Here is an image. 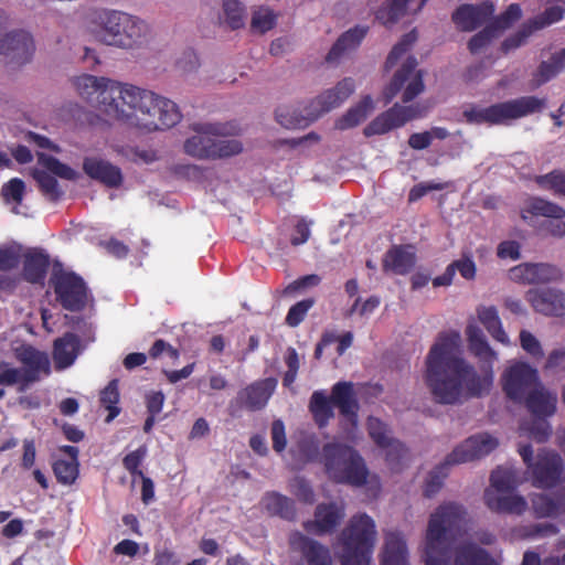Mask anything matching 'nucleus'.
<instances>
[{
	"label": "nucleus",
	"mask_w": 565,
	"mask_h": 565,
	"mask_svg": "<svg viewBox=\"0 0 565 565\" xmlns=\"http://www.w3.org/2000/svg\"><path fill=\"white\" fill-rule=\"evenodd\" d=\"M418 106H402L398 103L375 117L363 130L366 137L384 135L404 126L407 121L420 117Z\"/></svg>",
	"instance_id": "f3484780"
},
{
	"label": "nucleus",
	"mask_w": 565,
	"mask_h": 565,
	"mask_svg": "<svg viewBox=\"0 0 565 565\" xmlns=\"http://www.w3.org/2000/svg\"><path fill=\"white\" fill-rule=\"evenodd\" d=\"M196 135L184 141L183 149L186 154L199 160H215L238 154L243 145L236 139H221V137L235 135L236 127L232 124L205 122L192 125Z\"/></svg>",
	"instance_id": "20e7f679"
},
{
	"label": "nucleus",
	"mask_w": 565,
	"mask_h": 565,
	"mask_svg": "<svg viewBox=\"0 0 565 565\" xmlns=\"http://www.w3.org/2000/svg\"><path fill=\"white\" fill-rule=\"evenodd\" d=\"M565 15V9L562 6H551L545 8V10L535 15L532 19H529V23L532 25L534 31L543 30L556 22L563 20Z\"/></svg>",
	"instance_id": "de8ad7c7"
},
{
	"label": "nucleus",
	"mask_w": 565,
	"mask_h": 565,
	"mask_svg": "<svg viewBox=\"0 0 565 565\" xmlns=\"http://www.w3.org/2000/svg\"><path fill=\"white\" fill-rule=\"evenodd\" d=\"M498 445V439L489 434H478L467 438L447 455L444 462L429 472L424 486V495L431 498L441 489L449 467L480 459L493 451Z\"/></svg>",
	"instance_id": "0eeeda50"
},
{
	"label": "nucleus",
	"mask_w": 565,
	"mask_h": 565,
	"mask_svg": "<svg viewBox=\"0 0 565 565\" xmlns=\"http://www.w3.org/2000/svg\"><path fill=\"white\" fill-rule=\"evenodd\" d=\"M477 315L479 321L495 341L504 345L509 344V337L502 327L501 319L494 306H482L477 309Z\"/></svg>",
	"instance_id": "e433bc0d"
},
{
	"label": "nucleus",
	"mask_w": 565,
	"mask_h": 565,
	"mask_svg": "<svg viewBox=\"0 0 565 565\" xmlns=\"http://www.w3.org/2000/svg\"><path fill=\"white\" fill-rule=\"evenodd\" d=\"M81 352V339L73 332H66L54 340L53 360L57 370L70 367Z\"/></svg>",
	"instance_id": "bb28decb"
},
{
	"label": "nucleus",
	"mask_w": 565,
	"mask_h": 565,
	"mask_svg": "<svg viewBox=\"0 0 565 565\" xmlns=\"http://www.w3.org/2000/svg\"><path fill=\"white\" fill-rule=\"evenodd\" d=\"M78 461L58 459L53 463L52 469L58 483L71 486L78 477Z\"/></svg>",
	"instance_id": "49530a36"
},
{
	"label": "nucleus",
	"mask_w": 565,
	"mask_h": 565,
	"mask_svg": "<svg viewBox=\"0 0 565 565\" xmlns=\"http://www.w3.org/2000/svg\"><path fill=\"white\" fill-rule=\"evenodd\" d=\"M376 536L375 523L365 513L353 515L341 532L342 565H369Z\"/></svg>",
	"instance_id": "9d476101"
},
{
	"label": "nucleus",
	"mask_w": 565,
	"mask_h": 565,
	"mask_svg": "<svg viewBox=\"0 0 565 565\" xmlns=\"http://www.w3.org/2000/svg\"><path fill=\"white\" fill-rule=\"evenodd\" d=\"M333 406L343 417L352 423L356 422L360 405L352 382H337L331 388L330 397L321 391L312 393L309 409L319 427H324L333 418Z\"/></svg>",
	"instance_id": "1a4fd4ad"
},
{
	"label": "nucleus",
	"mask_w": 565,
	"mask_h": 565,
	"mask_svg": "<svg viewBox=\"0 0 565 565\" xmlns=\"http://www.w3.org/2000/svg\"><path fill=\"white\" fill-rule=\"evenodd\" d=\"M416 264V254L412 245H393L384 255L383 270L396 275L408 274Z\"/></svg>",
	"instance_id": "a878e982"
},
{
	"label": "nucleus",
	"mask_w": 565,
	"mask_h": 565,
	"mask_svg": "<svg viewBox=\"0 0 565 565\" xmlns=\"http://www.w3.org/2000/svg\"><path fill=\"white\" fill-rule=\"evenodd\" d=\"M527 471L531 483L536 489L550 490L561 484L565 466L563 458L554 450L541 449L533 457L530 444L521 445L518 449Z\"/></svg>",
	"instance_id": "9b49d317"
},
{
	"label": "nucleus",
	"mask_w": 565,
	"mask_h": 565,
	"mask_svg": "<svg viewBox=\"0 0 565 565\" xmlns=\"http://www.w3.org/2000/svg\"><path fill=\"white\" fill-rule=\"evenodd\" d=\"M381 565H409L406 542L401 533L386 534Z\"/></svg>",
	"instance_id": "7c9ffc66"
},
{
	"label": "nucleus",
	"mask_w": 565,
	"mask_h": 565,
	"mask_svg": "<svg viewBox=\"0 0 565 565\" xmlns=\"http://www.w3.org/2000/svg\"><path fill=\"white\" fill-rule=\"evenodd\" d=\"M539 188L552 192L554 195L565 198V171L554 169L548 173L536 175L534 179Z\"/></svg>",
	"instance_id": "a19ab883"
},
{
	"label": "nucleus",
	"mask_w": 565,
	"mask_h": 565,
	"mask_svg": "<svg viewBox=\"0 0 565 565\" xmlns=\"http://www.w3.org/2000/svg\"><path fill=\"white\" fill-rule=\"evenodd\" d=\"M273 387L269 381H258L245 387L239 393V398L248 411H259L266 406Z\"/></svg>",
	"instance_id": "f704fd0d"
},
{
	"label": "nucleus",
	"mask_w": 565,
	"mask_h": 565,
	"mask_svg": "<svg viewBox=\"0 0 565 565\" xmlns=\"http://www.w3.org/2000/svg\"><path fill=\"white\" fill-rule=\"evenodd\" d=\"M263 504L269 515L279 516L292 521L296 518L295 501L279 492H267L263 498Z\"/></svg>",
	"instance_id": "c9c22d12"
},
{
	"label": "nucleus",
	"mask_w": 565,
	"mask_h": 565,
	"mask_svg": "<svg viewBox=\"0 0 565 565\" xmlns=\"http://www.w3.org/2000/svg\"><path fill=\"white\" fill-rule=\"evenodd\" d=\"M494 13V6L491 1H483L479 4H461L452 13L454 23L463 32H471L481 26Z\"/></svg>",
	"instance_id": "4be33fe9"
},
{
	"label": "nucleus",
	"mask_w": 565,
	"mask_h": 565,
	"mask_svg": "<svg viewBox=\"0 0 565 565\" xmlns=\"http://www.w3.org/2000/svg\"><path fill=\"white\" fill-rule=\"evenodd\" d=\"M100 404L109 412L106 422H111L120 413L117 406L119 402V391L117 380H113L100 393Z\"/></svg>",
	"instance_id": "09e8293b"
},
{
	"label": "nucleus",
	"mask_w": 565,
	"mask_h": 565,
	"mask_svg": "<svg viewBox=\"0 0 565 565\" xmlns=\"http://www.w3.org/2000/svg\"><path fill=\"white\" fill-rule=\"evenodd\" d=\"M15 356L23 365L21 372L24 386H30L40 381L41 373L49 374L51 371L47 354L32 345H22L15 351Z\"/></svg>",
	"instance_id": "aec40b11"
},
{
	"label": "nucleus",
	"mask_w": 565,
	"mask_h": 565,
	"mask_svg": "<svg viewBox=\"0 0 565 565\" xmlns=\"http://www.w3.org/2000/svg\"><path fill=\"white\" fill-rule=\"evenodd\" d=\"M18 384L19 392H25L29 386H24L21 369L12 367L8 362H0V386H12Z\"/></svg>",
	"instance_id": "6e6d98bb"
},
{
	"label": "nucleus",
	"mask_w": 565,
	"mask_h": 565,
	"mask_svg": "<svg viewBox=\"0 0 565 565\" xmlns=\"http://www.w3.org/2000/svg\"><path fill=\"white\" fill-rule=\"evenodd\" d=\"M275 115L276 120L287 129L305 128L316 120L313 119V110L310 108V105L306 107V115L285 106L278 107Z\"/></svg>",
	"instance_id": "58836bf2"
},
{
	"label": "nucleus",
	"mask_w": 565,
	"mask_h": 565,
	"mask_svg": "<svg viewBox=\"0 0 565 565\" xmlns=\"http://www.w3.org/2000/svg\"><path fill=\"white\" fill-rule=\"evenodd\" d=\"M313 305L315 299L307 298L291 306L285 319L286 324L291 328L298 327L305 320L308 311L313 307Z\"/></svg>",
	"instance_id": "13d9d810"
},
{
	"label": "nucleus",
	"mask_w": 565,
	"mask_h": 565,
	"mask_svg": "<svg viewBox=\"0 0 565 565\" xmlns=\"http://www.w3.org/2000/svg\"><path fill=\"white\" fill-rule=\"evenodd\" d=\"M386 450L385 460L393 471H399L403 468V460L408 454V449L397 439L390 441V445L382 447Z\"/></svg>",
	"instance_id": "864d4df0"
},
{
	"label": "nucleus",
	"mask_w": 565,
	"mask_h": 565,
	"mask_svg": "<svg viewBox=\"0 0 565 565\" xmlns=\"http://www.w3.org/2000/svg\"><path fill=\"white\" fill-rule=\"evenodd\" d=\"M223 14L226 24L232 30L241 29L245 25V7L238 0H222Z\"/></svg>",
	"instance_id": "a18cd8bd"
},
{
	"label": "nucleus",
	"mask_w": 565,
	"mask_h": 565,
	"mask_svg": "<svg viewBox=\"0 0 565 565\" xmlns=\"http://www.w3.org/2000/svg\"><path fill=\"white\" fill-rule=\"evenodd\" d=\"M561 270L551 264L523 263L509 270L510 278L519 284H548L561 278Z\"/></svg>",
	"instance_id": "412c9836"
},
{
	"label": "nucleus",
	"mask_w": 565,
	"mask_h": 565,
	"mask_svg": "<svg viewBox=\"0 0 565 565\" xmlns=\"http://www.w3.org/2000/svg\"><path fill=\"white\" fill-rule=\"evenodd\" d=\"M83 171L90 179L108 188H119L122 184V173L119 167L98 157H85Z\"/></svg>",
	"instance_id": "393cba45"
},
{
	"label": "nucleus",
	"mask_w": 565,
	"mask_h": 565,
	"mask_svg": "<svg viewBox=\"0 0 565 565\" xmlns=\"http://www.w3.org/2000/svg\"><path fill=\"white\" fill-rule=\"evenodd\" d=\"M533 33H535L534 29L529 23V21H525L515 33L508 36L501 43V47H500L501 52L503 54H508L511 51H514V50L521 47L522 45H524L527 42L529 38Z\"/></svg>",
	"instance_id": "3c124183"
},
{
	"label": "nucleus",
	"mask_w": 565,
	"mask_h": 565,
	"mask_svg": "<svg viewBox=\"0 0 565 565\" xmlns=\"http://www.w3.org/2000/svg\"><path fill=\"white\" fill-rule=\"evenodd\" d=\"M532 216H544L552 218L544 224V230L553 237L562 238L565 236V209L555 202L546 199L534 196L531 198L523 212L522 217L526 218L525 214Z\"/></svg>",
	"instance_id": "dca6fc26"
},
{
	"label": "nucleus",
	"mask_w": 565,
	"mask_h": 565,
	"mask_svg": "<svg viewBox=\"0 0 565 565\" xmlns=\"http://www.w3.org/2000/svg\"><path fill=\"white\" fill-rule=\"evenodd\" d=\"M50 266V257L42 250H32L24 255L23 277L30 284L43 285L47 269Z\"/></svg>",
	"instance_id": "c756f323"
},
{
	"label": "nucleus",
	"mask_w": 565,
	"mask_h": 565,
	"mask_svg": "<svg viewBox=\"0 0 565 565\" xmlns=\"http://www.w3.org/2000/svg\"><path fill=\"white\" fill-rule=\"evenodd\" d=\"M322 462L329 478L337 483L362 487L369 470L361 455L343 443H328L322 447Z\"/></svg>",
	"instance_id": "423d86ee"
},
{
	"label": "nucleus",
	"mask_w": 565,
	"mask_h": 565,
	"mask_svg": "<svg viewBox=\"0 0 565 565\" xmlns=\"http://www.w3.org/2000/svg\"><path fill=\"white\" fill-rule=\"evenodd\" d=\"M372 109L373 99L370 95H366L359 104L348 109V111L335 121V128L339 130H347L358 126L366 118L367 114Z\"/></svg>",
	"instance_id": "4c0bfd02"
},
{
	"label": "nucleus",
	"mask_w": 565,
	"mask_h": 565,
	"mask_svg": "<svg viewBox=\"0 0 565 565\" xmlns=\"http://www.w3.org/2000/svg\"><path fill=\"white\" fill-rule=\"evenodd\" d=\"M367 32L369 28L364 25H355L354 28L345 31L330 49L327 55V61H337L347 51L355 50L366 36Z\"/></svg>",
	"instance_id": "72a5a7b5"
},
{
	"label": "nucleus",
	"mask_w": 565,
	"mask_h": 565,
	"mask_svg": "<svg viewBox=\"0 0 565 565\" xmlns=\"http://www.w3.org/2000/svg\"><path fill=\"white\" fill-rule=\"evenodd\" d=\"M56 300L68 311H82L88 301V288L84 279L74 271L54 267L50 277Z\"/></svg>",
	"instance_id": "f8f14e48"
},
{
	"label": "nucleus",
	"mask_w": 565,
	"mask_h": 565,
	"mask_svg": "<svg viewBox=\"0 0 565 565\" xmlns=\"http://www.w3.org/2000/svg\"><path fill=\"white\" fill-rule=\"evenodd\" d=\"M20 263V252L14 247L0 248V270H10Z\"/></svg>",
	"instance_id": "69168bd1"
},
{
	"label": "nucleus",
	"mask_w": 565,
	"mask_h": 565,
	"mask_svg": "<svg viewBox=\"0 0 565 565\" xmlns=\"http://www.w3.org/2000/svg\"><path fill=\"white\" fill-rule=\"evenodd\" d=\"M417 40V32L416 30H412L411 32L404 34L398 43H396L393 49L391 50L390 54L387 55V58L385 61L384 68L386 72H388L391 68H393L397 61L411 49V46L416 42Z\"/></svg>",
	"instance_id": "8fccbe9b"
},
{
	"label": "nucleus",
	"mask_w": 565,
	"mask_h": 565,
	"mask_svg": "<svg viewBox=\"0 0 565 565\" xmlns=\"http://www.w3.org/2000/svg\"><path fill=\"white\" fill-rule=\"evenodd\" d=\"M413 0H387L375 13L376 19L384 25L395 23Z\"/></svg>",
	"instance_id": "37998d69"
},
{
	"label": "nucleus",
	"mask_w": 565,
	"mask_h": 565,
	"mask_svg": "<svg viewBox=\"0 0 565 565\" xmlns=\"http://www.w3.org/2000/svg\"><path fill=\"white\" fill-rule=\"evenodd\" d=\"M522 403L532 417H551L556 412L557 397L540 384Z\"/></svg>",
	"instance_id": "cd10ccee"
},
{
	"label": "nucleus",
	"mask_w": 565,
	"mask_h": 565,
	"mask_svg": "<svg viewBox=\"0 0 565 565\" xmlns=\"http://www.w3.org/2000/svg\"><path fill=\"white\" fill-rule=\"evenodd\" d=\"M521 429L537 443H545L552 434V427L547 422V417H532L530 422L521 424Z\"/></svg>",
	"instance_id": "c03bdc74"
},
{
	"label": "nucleus",
	"mask_w": 565,
	"mask_h": 565,
	"mask_svg": "<svg viewBox=\"0 0 565 565\" xmlns=\"http://www.w3.org/2000/svg\"><path fill=\"white\" fill-rule=\"evenodd\" d=\"M147 455L146 446L127 454L122 459V466L132 477H141L143 472L139 469Z\"/></svg>",
	"instance_id": "e2e57ef3"
},
{
	"label": "nucleus",
	"mask_w": 565,
	"mask_h": 565,
	"mask_svg": "<svg viewBox=\"0 0 565 565\" xmlns=\"http://www.w3.org/2000/svg\"><path fill=\"white\" fill-rule=\"evenodd\" d=\"M466 514V509L455 502L443 503L430 514L423 555L425 565H451L449 541L462 529Z\"/></svg>",
	"instance_id": "7ed1b4c3"
},
{
	"label": "nucleus",
	"mask_w": 565,
	"mask_h": 565,
	"mask_svg": "<svg viewBox=\"0 0 565 565\" xmlns=\"http://www.w3.org/2000/svg\"><path fill=\"white\" fill-rule=\"evenodd\" d=\"M521 348L534 359H541L544 355L540 341L527 330L520 332Z\"/></svg>",
	"instance_id": "0e129e2a"
},
{
	"label": "nucleus",
	"mask_w": 565,
	"mask_h": 565,
	"mask_svg": "<svg viewBox=\"0 0 565 565\" xmlns=\"http://www.w3.org/2000/svg\"><path fill=\"white\" fill-rule=\"evenodd\" d=\"M540 384L537 370L525 362L512 364L502 375L503 392L514 403L521 404Z\"/></svg>",
	"instance_id": "2eb2a0df"
},
{
	"label": "nucleus",
	"mask_w": 565,
	"mask_h": 565,
	"mask_svg": "<svg viewBox=\"0 0 565 565\" xmlns=\"http://www.w3.org/2000/svg\"><path fill=\"white\" fill-rule=\"evenodd\" d=\"M490 483L499 492H511L519 484L518 471L512 468L498 467L491 472Z\"/></svg>",
	"instance_id": "79ce46f5"
},
{
	"label": "nucleus",
	"mask_w": 565,
	"mask_h": 565,
	"mask_svg": "<svg viewBox=\"0 0 565 565\" xmlns=\"http://www.w3.org/2000/svg\"><path fill=\"white\" fill-rule=\"evenodd\" d=\"M545 106V98L522 96L493 104L486 108L471 106L465 109L462 115L468 124L497 126L504 125L510 120L519 119L534 113H540Z\"/></svg>",
	"instance_id": "6e6552de"
},
{
	"label": "nucleus",
	"mask_w": 565,
	"mask_h": 565,
	"mask_svg": "<svg viewBox=\"0 0 565 565\" xmlns=\"http://www.w3.org/2000/svg\"><path fill=\"white\" fill-rule=\"evenodd\" d=\"M565 68V49L552 54L548 61L540 63L534 78L536 86H541L557 76Z\"/></svg>",
	"instance_id": "ea45409f"
},
{
	"label": "nucleus",
	"mask_w": 565,
	"mask_h": 565,
	"mask_svg": "<svg viewBox=\"0 0 565 565\" xmlns=\"http://www.w3.org/2000/svg\"><path fill=\"white\" fill-rule=\"evenodd\" d=\"M522 17V9L519 3H511L508 8L491 22V26L500 34L502 31L511 28Z\"/></svg>",
	"instance_id": "603ef678"
},
{
	"label": "nucleus",
	"mask_w": 565,
	"mask_h": 565,
	"mask_svg": "<svg viewBox=\"0 0 565 565\" xmlns=\"http://www.w3.org/2000/svg\"><path fill=\"white\" fill-rule=\"evenodd\" d=\"M484 502L491 511L498 513L521 515L527 509L526 500L519 494L498 495L487 490L484 493Z\"/></svg>",
	"instance_id": "c85d7f7f"
},
{
	"label": "nucleus",
	"mask_w": 565,
	"mask_h": 565,
	"mask_svg": "<svg viewBox=\"0 0 565 565\" xmlns=\"http://www.w3.org/2000/svg\"><path fill=\"white\" fill-rule=\"evenodd\" d=\"M366 427L371 439L379 446L385 447L394 438L390 437L387 425L381 419L370 416L366 420Z\"/></svg>",
	"instance_id": "5fc2aeb1"
},
{
	"label": "nucleus",
	"mask_w": 565,
	"mask_h": 565,
	"mask_svg": "<svg viewBox=\"0 0 565 565\" xmlns=\"http://www.w3.org/2000/svg\"><path fill=\"white\" fill-rule=\"evenodd\" d=\"M75 86L100 113L147 132L170 129L182 118L174 102L130 84L84 74Z\"/></svg>",
	"instance_id": "f03ea898"
},
{
	"label": "nucleus",
	"mask_w": 565,
	"mask_h": 565,
	"mask_svg": "<svg viewBox=\"0 0 565 565\" xmlns=\"http://www.w3.org/2000/svg\"><path fill=\"white\" fill-rule=\"evenodd\" d=\"M38 163L42 169H33L32 177L42 194L53 202L60 200L63 195L55 177L68 181H75L78 178V173L73 168L51 154L39 152Z\"/></svg>",
	"instance_id": "ddd939ff"
},
{
	"label": "nucleus",
	"mask_w": 565,
	"mask_h": 565,
	"mask_svg": "<svg viewBox=\"0 0 565 565\" xmlns=\"http://www.w3.org/2000/svg\"><path fill=\"white\" fill-rule=\"evenodd\" d=\"M96 23V36L100 42L122 49L142 44L149 33V26L145 21L117 10L98 12Z\"/></svg>",
	"instance_id": "39448f33"
},
{
	"label": "nucleus",
	"mask_w": 565,
	"mask_h": 565,
	"mask_svg": "<svg viewBox=\"0 0 565 565\" xmlns=\"http://www.w3.org/2000/svg\"><path fill=\"white\" fill-rule=\"evenodd\" d=\"M24 191V182L19 178H13L2 185L1 196L7 203L14 202L20 204L23 200Z\"/></svg>",
	"instance_id": "052dcab7"
},
{
	"label": "nucleus",
	"mask_w": 565,
	"mask_h": 565,
	"mask_svg": "<svg viewBox=\"0 0 565 565\" xmlns=\"http://www.w3.org/2000/svg\"><path fill=\"white\" fill-rule=\"evenodd\" d=\"M416 67L417 60L414 56H408L383 90L385 105L390 104L404 86L403 103L412 102L424 90L423 73Z\"/></svg>",
	"instance_id": "4468645a"
},
{
	"label": "nucleus",
	"mask_w": 565,
	"mask_h": 565,
	"mask_svg": "<svg viewBox=\"0 0 565 565\" xmlns=\"http://www.w3.org/2000/svg\"><path fill=\"white\" fill-rule=\"evenodd\" d=\"M367 32L369 28L364 25H355L354 28L345 31L330 49L327 55V61H337L347 51L355 50L366 36Z\"/></svg>",
	"instance_id": "473e14b6"
},
{
	"label": "nucleus",
	"mask_w": 565,
	"mask_h": 565,
	"mask_svg": "<svg viewBox=\"0 0 565 565\" xmlns=\"http://www.w3.org/2000/svg\"><path fill=\"white\" fill-rule=\"evenodd\" d=\"M525 300L537 313L547 317L565 316V292L559 289L531 288L525 292Z\"/></svg>",
	"instance_id": "a211bd4d"
},
{
	"label": "nucleus",
	"mask_w": 565,
	"mask_h": 565,
	"mask_svg": "<svg viewBox=\"0 0 565 565\" xmlns=\"http://www.w3.org/2000/svg\"><path fill=\"white\" fill-rule=\"evenodd\" d=\"M468 349L481 363L483 374L458 355V332H443L426 358L425 382L435 402L444 405L461 403L463 398L480 397L492 386V366L497 352L489 345L482 330L477 326L466 329Z\"/></svg>",
	"instance_id": "f257e3e1"
},
{
	"label": "nucleus",
	"mask_w": 565,
	"mask_h": 565,
	"mask_svg": "<svg viewBox=\"0 0 565 565\" xmlns=\"http://www.w3.org/2000/svg\"><path fill=\"white\" fill-rule=\"evenodd\" d=\"M520 248L516 241H503L498 245L497 255L501 259L518 260L521 257Z\"/></svg>",
	"instance_id": "774afa93"
},
{
	"label": "nucleus",
	"mask_w": 565,
	"mask_h": 565,
	"mask_svg": "<svg viewBox=\"0 0 565 565\" xmlns=\"http://www.w3.org/2000/svg\"><path fill=\"white\" fill-rule=\"evenodd\" d=\"M285 363L287 371L284 374L282 384L284 386L289 387L295 383L300 366L299 355L295 348L289 347L287 349Z\"/></svg>",
	"instance_id": "680f3d73"
},
{
	"label": "nucleus",
	"mask_w": 565,
	"mask_h": 565,
	"mask_svg": "<svg viewBox=\"0 0 565 565\" xmlns=\"http://www.w3.org/2000/svg\"><path fill=\"white\" fill-rule=\"evenodd\" d=\"M454 565H499V563L483 547L475 543H466L455 550Z\"/></svg>",
	"instance_id": "2f4dec72"
},
{
	"label": "nucleus",
	"mask_w": 565,
	"mask_h": 565,
	"mask_svg": "<svg viewBox=\"0 0 565 565\" xmlns=\"http://www.w3.org/2000/svg\"><path fill=\"white\" fill-rule=\"evenodd\" d=\"M344 516V509L337 503H319L315 510V519L305 521L302 526L306 532L321 536L332 533Z\"/></svg>",
	"instance_id": "6ab92c4d"
},
{
	"label": "nucleus",
	"mask_w": 565,
	"mask_h": 565,
	"mask_svg": "<svg viewBox=\"0 0 565 565\" xmlns=\"http://www.w3.org/2000/svg\"><path fill=\"white\" fill-rule=\"evenodd\" d=\"M276 25V14L268 8H259L253 13L250 26L253 30L265 33Z\"/></svg>",
	"instance_id": "bf43d9fd"
},
{
	"label": "nucleus",
	"mask_w": 565,
	"mask_h": 565,
	"mask_svg": "<svg viewBox=\"0 0 565 565\" xmlns=\"http://www.w3.org/2000/svg\"><path fill=\"white\" fill-rule=\"evenodd\" d=\"M289 544L294 551L301 553L308 565H332L330 550L300 532L291 534Z\"/></svg>",
	"instance_id": "b1692460"
},
{
	"label": "nucleus",
	"mask_w": 565,
	"mask_h": 565,
	"mask_svg": "<svg viewBox=\"0 0 565 565\" xmlns=\"http://www.w3.org/2000/svg\"><path fill=\"white\" fill-rule=\"evenodd\" d=\"M499 34L494 30L493 26H491L490 23H488L481 31L476 33L468 42V50L471 54H477L481 50L486 49L493 39L498 38Z\"/></svg>",
	"instance_id": "4d7b16f0"
},
{
	"label": "nucleus",
	"mask_w": 565,
	"mask_h": 565,
	"mask_svg": "<svg viewBox=\"0 0 565 565\" xmlns=\"http://www.w3.org/2000/svg\"><path fill=\"white\" fill-rule=\"evenodd\" d=\"M354 81L350 77L340 81L333 88L324 90L310 102V108L313 110V119L339 107L354 92Z\"/></svg>",
	"instance_id": "5701e85b"
},
{
	"label": "nucleus",
	"mask_w": 565,
	"mask_h": 565,
	"mask_svg": "<svg viewBox=\"0 0 565 565\" xmlns=\"http://www.w3.org/2000/svg\"><path fill=\"white\" fill-rule=\"evenodd\" d=\"M271 440L273 448L277 452L285 450L287 440L285 433V425L280 419H276L271 424Z\"/></svg>",
	"instance_id": "338daca9"
}]
</instances>
